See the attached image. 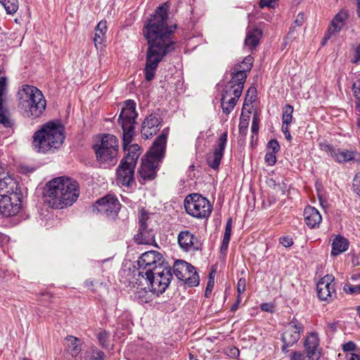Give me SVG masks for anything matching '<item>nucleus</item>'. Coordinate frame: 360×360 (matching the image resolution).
Segmentation results:
<instances>
[{"mask_svg":"<svg viewBox=\"0 0 360 360\" xmlns=\"http://www.w3.org/2000/svg\"><path fill=\"white\" fill-rule=\"evenodd\" d=\"M168 9L167 4L160 6L143 30L144 36L149 45L144 69L147 81L154 79L159 63L173 48L169 37L172 30L166 25Z\"/></svg>","mask_w":360,"mask_h":360,"instance_id":"f257e3e1","label":"nucleus"},{"mask_svg":"<svg viewBox=\"0 0 360 360\" xmlns=\"http://www.w3.org/2000/svg\"><path fill=\"white\" fill-rule=\"evenodd\" d=\"M79 195L77 181L68 176L51 179L43 188L44 203L53 209H63L75 203Z\"/></svg>","mask_w":360,"mask_h":360,"instance_id":"f03ea898","label":"nucleus"},{"mask_svg":"<svg viewBox=\"0 0 360 360\" xmlns=\"http://www.w3.org/2000/svg\"><path fill=\"white\" fill-rule=\"evenodd\" d=\"M65 139L64 126L60 122L49 121L34 132L32 146L37 152L46 153L60 148Z\"/></svg>","mask_w":360,"mask_h":360,"instance_id":"7ed1b4c3","label":"nucleus"},{"mask_svg":"<svg viewBox=\"0 0 360 360\" xmlns=\"http://www.w3.org/2000/svg\"><path fill=\"white\" fill-rule=\"evenodd\" d=\"M22 209L21 195L17 184L0 165V214L4 217L17 215Z\"/></svg>","mask_w":360,"mask_h":360,"instance_id":"20e7f679","label":"nucleus"},{"mask_svg":"<svg viewBox=\"0 0 360 360\" xmlns=\"http://www.w3.org/2000/svg\"><path fill=\"white\" fill-rule=\"evenodd\" d=\"M18 94L20 100L25 104V112L27 116L39 117L43 114L46 102L39 89L31 85H23Z\"/></svg>","mask_w":360,"mask_h":360,"instance_id":"39448f33","label":"nucleus"},{"mask_svg":"<svg viewBox=\"0 0 360 360\" xmlns=\"http://www.w3.org/2000/svg\"><path fill=\"white\" fill-rule=\"evenodd\" d=\"M184 206L187 214L198 219H207L212 212L211 202L199 193L188 195L184 199Z\"/></svg>","mask_w":360,"mask_h":360,"instance_id":"423d86ee","label":"nucleus"},{"mask_svg":"<svg viewBox=\"0 0 360 360\" xmlns=\"http://www.w3.org/2000/svg\"><path fill=\"white\" fill-rule=\"evenodd\" d=\"M94 148L98 161L103 164L115 165L119 146L118 140L115 136H103L101 144Z\"/></svg>","mask_w":360,"mask_h":360,"instance_id":"0eeeda50","label":"nucleus"},{"mask_svg":"<svg viewBox=\"0 0 360 360\" xmlns=\"http://www.w3.org/2000/svg\"><path fill=\"white\" fill-rule=\"evenodd\" d=\"M148 283L149 290L155 294H161L169 286L172 274L168 265L160 266L157 270L148 274V276L143 277Z\"/></svg>","mask_w":360,"mask_h":360,"instance_id":"6e6552de","label":"nucleus"},{"mask_svg":"<svg viewBox=\"0 0 360 360\" xmlns=\"http://www.w3.org/2000/svg\"><path fill=\"white\" fill-rule=\"evenodd\" d=\"M162 255L158 251H148L143 253L138 259L139 276H148L151 271L157 270L160 266H164Z\"/></svg>","mask_w":360,"mask_h":360,"instance_id":"1a4fd4ad","label":"nucleus"},{"mask_svg":"<svg viewBox=\"0 0 360 360\" xmlns=\"http://www.w3.org/2000/svg\"><path fill=\"white\" fill-rule=\"evenodd\" d=\"M174 274L178 279L190 287L199 284L200 279L196 270L188 262L181 260L176 262L174 265Z\"/></svg>","mask_w":360,"mask_h":360,"instance_id":"9d476101","label":"nucleus"},{"mask_svg":"<svg viewBox=\"0 0 360 360\" xmlns=\"http://www.w3.org/2000/svg\"><path fill=\"white\" fill-rule=\"evenodd\" d=\"M316 292L321 300L327 302L332 301L336 295L334 276L327 274L320 278L316 283Z\"/></svg>","mask_w":360,"mask_h":360,"instance_id":"9b49d317","label":"nucleus"},{"mask_svg":"<svg viewBox=\"0 0 360 360\" xmlns=\"http://www.w3.org/2000/svg\"><path fill=\"white\" fill-rule=\"evenodd\" d=\"M118 200L112 195H106L97 200L93 206L94 210L106 216L116 215L120 209Z\"/></svg>","mask_w":360,"mask_h":360,"instance_id":"f8f14e48","label":"nucleus"},{"mask_svg":"<svg viewBox=\"0 0 360 360\" xmlns=\"http://www.w3.org/2000/svg\"><path fill=\"white\" fill-rule=\"evenodd\" d=\"M302 330V325L295 319L291 321L285 326L282 334V340L285 344V346L282 348L283 352H285L288 347L295 344L298 341Z\"/></svg>","mask_w":360,"mask_h":360,"instance_id":"ddd939ff","label":"nucleus"},{"mask_svg":"<svg viewBox=\"0 0 360 360\" xmlns=\"http://www.w3.org/2000/svg\"><path fill=\"white\" fill-rule=\"evenodd\" d=\"M136 165L122 160L117 169V183L121 186H129L134 182V169Z\"/></svg>","mask_w":360,"mask_h":360,"instance_id":"4468645a","label":"nucleus"},{"mask_svg":"<svg viewBox=\"0 0 360 360\" xmlns=\"http://www.w3.org/2000/svg\"><path fill=\"white\" fill-rule=\"evenodd\" d=\"M7 88V78L0 69V124L6 128H13L15 122L11 119L8 111L3 107L2 97L5 94Z\"/></svg>","mask_w":360,"mask_h":360,"instance_id":"2eb2a0df","label":"nucleus"},{"mask_svg":"<svg viewBox=\"0 0 360 360\" xmlns=\"http://www.w3.org/2000/svg\"><path fill=\"white\" fill-rule=\"evenodd\" d=\"M136 104L133 101H127L120 115V122L122 128H134L137 117Z\"/></svg>","mask_w":360,"mask_h":360,"instance_id":"dca6fc26","label":"nucleus"},{"mask_svg":"<svg viewBox=\"0 0 360 360\" xmlns=\"http://www.w3.org/2000/svg\"><path fill=\"white\" fill-rule=\"evenodd\" d=\"M240 87L234 89L231 87H226L221 98V108L224 113L229 114L234 108L238 100L241 95Z\"/></svg>","mask_w":360,"mask_h":360,"instance_id":"f3484780","label":"nucleus"},{"mask_svg":"<svg viewBox=\"0 0 360 360\" xmlns=\"http://www.w3.org/2000/svg\"><path fill=\"white\" fill-rule=\"evenodd\" d=\"M178 242L180 247L186 251L198 250L202 245L200 240L188 231L179 233Z\"/></svg>","mask_w":360,"mask_h":360,"instance_id":"a211bd4d","label":"nucleus"},{"mask_svg":"<svg viewBox=\"0 0 360 360\" xmlns=\"http://www.w3.org/2000/svg\"><path fill=\"white\" fill-rule=\"evenodd\" d=\"M227 141V132L221 134L219 138L218 148L210 153L207 157V163L213 169L218 168L223 156Z\"/></svg>","mask_w":360,"mask_h":360,"instance_id":"6ab92c4d","label":"nucleus"},{"mask_svg":"<svg viewBox=\"0 0 360 360\" xmlns=\"http://www.w3.org/2000/svg\"><path fill=\"white\" fill-rule=\"evenodd\" d=\"M167 133V131L165 130L162 134L157 138L146 157L156 161L159 160L165 153Z\"/></svg>","mask_w":360,"mask_h":360,"instance_id":"aec40b11","label":"nucleus"},{"mask_svg":"<svg viewBox=\"0 0 360 360\" xmlns=\"http://www.w3.org/2000/svg\"><path fill=\"white\" fill-rule=\"evenodd\" d=\"M328 153L337 162H344L352 160H359L360 155L352 150H340L327 146Z\"/></svg>","mask_w":360,"mask_h":360,"instance_id":"412c9836","label":"nucleus"},{"mask_svg":"<svg viewBox=\"0 0 360 360\" xmlns=\"http://www.w3.org/2000/svg\"><path fill=\"white\" fill-rule=\"evenodd\" d=\"M160 125V119L154 115L146 117L142 124L141 134L145 139H149L156 134Z\"/></svg>","mask_w":360,"mask_h":360,"instance_id":"4be33fe9","label":"nucleus"},{"mask_svg":"<svg viewBox=\"0 0 360 360\" xmlns=\"http://www.w3.org/2000/svg\"><path fill=\"white\" fill-rule=\"evenodd\" d=\"M304 347L309 358L316 354L319 355L321 354V349L319 348V338L318 334L312 332L307 335L304 340Z\"/></svg>","mask_w":360,"mask_h":360,"instance_id":"5701e85b","label":"nucleus"},{"mask_svg":"<svg viewBox=\"0 0 360 360\" xmlns=\"http://www.w3.org/2000/svg\"><path fill=\"white\" fill-rule=\"evenodd\" d=\"M304 219L308 227L314 229L319 226L322 217L318 210L308 206L304 211Z\"/></svg>","mask_w":360,"mask_h":360,"instance_id":"b1692460","label":"nucleus"},{"mask_svg":"<svg viewBox=\"0 0 360 360\" xmlns=\"http://www.w3.org/2000/svg\"><path fill=\"white\" fill-rule=\"evenodd\" d=\"M262 36V32L258 28H253L248 31L245 41L244 48L252 51L259 45Z\"/></svg>","mask_w":360,"mask_h":360,"instance_id":"393cba45","label":"nucleus"},{"mask_svg":"<svg viewBox=\"0 0 360 360\" xmlns=\"http://www.w3.org/2000/svg\"><path fill=\"white\" fill-rule=\"evenodd\" d=\"M158 161L148 157H146V158L143 160L139 169V174L141 178L144 180H150L155 177V164Z\"/></svg>","mask_w":360,"mask_h":360,"instance_id":"a878e982","label":"nucleus"},{"mask_svg":"<svg viewBox=\"0 0 360 360\" xmlns=\"http://www.w3.org/2000/svg\"><path fill=\"white\" fill-rule=\"evenodd\" d=\"M293 107L290 105H286L283 108L281 129L286 139L289 141H290L292 139V136L290 135L289 130V126L292 123L293 120Z\"/></svg>","mask_w":360,"mask_h":360,"instance_id":"bb28decb","label":"nucleus"},{"mask_svg":"<svg viewBox=\"0 0 360 360\" xmlns=\"http://www.w3.org/2000/svg\"><path fill=\"white\" fill-rule=\"evenodd\" d=\"M107 30V22L105 20H101L97 24L94 37V46L97 49H102L105 47L104 43L105 42Z\"/></svg>","mask_w":360,"mask_h":360,"instance_id":"cd10ccee","label":"nucleus"},{"mask_svg":"<svg viewBox=\"0 0 360 360\" xmlns=\"http://www.w3.org/2000/svg\"><path fill=\"white\" fill-rule=\"evenodd\" d=\"M349 248V241L344 236L338 234L336 235L331 243V256L336 257Z\"/></svg>","mask_w":360,"mask_h":360,"instance_id":"c85d7f7f","label":"nucleus"},{"mask_svg":"<svg viewBox=\"0 0 360 360\" xmlns=\"http://www.w3.org/2000/svg\"><path fill=\"white\" fill-rule=\"evenodd\" d=\"M347 19V11L345 10L340 11L332 20L328 32L330 34H335L340 32L345 26Z\"/></svg>","mask_w":360,"mask_h":360,"instance_id":"c756f323","label":"nucleus"},{"mask_svg":"<svg viewBox=\"0 0 360 360\" xmlns=\"http://www.w3.org/2000/svg\"><path fill=\"white\" fill-rule=\"evenodd\" d=\"M134 239L140 245H153L155 243V236L151 230L147 229V227H141Z\"/></svg>","mask_w":360,"mask_h":360,"instance_id":"7c9ffc66","label":"nucleus"},{"mask_svg":"<svg viewBox=\"0 0 360 360\" xmlns=\"http://www.w3.org/2000/svg\"><path fill=\"white\" fill-rule=\"evenodd\" d=\"M124 150L126 151L127 153L122 160L129 163L132 161L134 165H136L137 160L141 154L140 146L136 143H133L126 148H124Z\"/></svg>","mask_w":360,"mask_h":360,"instance_id":"2f4dec72","label":"nucleus"},{"mask_svg":"<svg viewBox=\"0 0 360 360\" xmlns=\"http://www.w3.org/2000/svg\"><path fill=\"white\" fill-rule=\"evenodd\" d=\"M246 77L245 70H237L236 72L233 73L232 78L226 86L234 89L240 87V92H242Z\"/></svg>","mask_w":360,"mask_h":360,"instance_id":"473e14b6","label":"nucleus"},{"mask_svg":"<svg viewBox=\"0 0 360 360\" xmlns=\"http://www.w3.org/2000/svg\"><path fill=\"white\" fill-rule=\"evenodd\" d=\"M256 97V89L255 87L249 88L245 94L243 109L248 110V112H252V110L253 108L252 104L255 101Z\"/></svg>","mask_w":360,"mask_h":360,"instance_id":"72a5a7b5","label":"nucleus"},{"mask_svg":"<svg viewBox=\"0 0 360 360\" xmlns=\"http://www.w3.org/2000/svg\"><path fill=\"white\" fill-rule=\"evenodd\" d=\"M250 114L251 112H248V110L242 109L238 126L239 131L242 134H246L250 120Z\"/></svg>","mask_w":360,"mask_h":360,"instance_id":"f704fd0d","label":"nucleus"},{"mask_svg":"<svg viewBox=\"0 0 360 360\" xmlns=\"http://www.w3.org/2000/svg\"><path fill=\"white\" fill-rule=\"evenodd\" d=\"M231 231H232V219H229L226 224L225 232H224V238H223V240H222V243H221V251L225 252V251H226V250L228 248L229 243L230 241L231 235Z\"/></svg>","mask_w":360,"mask_h":360,"instance_id":"c9c22d12","label":"nucleus"},{"mask_svg":"<svg viewBox=\"0 0 360 360\" xmlns=\"http://www.w3.org/2000/svg\"><path fill=\"white\" fill-rule=\"evenodd\" d=\"M69 349L72 355L76 356L81 352L79 340L74 336H69L66 339Z\"/></svg>","mask_w":360,"mask_h":360,"instance_id":"e433bc0d","label":"nucleus"},{"mask_svg":"<svg viewBox=\"0 0 360 360\" xmlns=\"http://www.w3.org/2000/svg\"><path fill=\"white\" fill-rule=\"evenodd\" d=\"M86 360H105L104 353L93 347L86 352Z\"/></svg>","mask_w":360,"mask_h":360,"instance_id":"4c0bfd02","label":"nucleus"},{"mask_svg":"<svg viewBox=\"0 0 360 360\" xmlns=\"http://www.w3.org/2000/svg\"><path fill=\"white\" fill-rule=\"evenodd\" d=\"M8 13H14L18 8V0H0Z\"/></svg>","mask_w":360,"mask_h":360,"instance_id":"58836bf2","label":"nucleus"},{"mask_svg":"<svg viewBox=\"0 0 360 360\" xmlns=\"http://www.w3.org/2000/svg\"><path fill=\"white\" fill-rule=\"evenodd\" d=\"M123 129V148H126L129 146L131 145V141L134 136V128H122Z\"/></svg>","mask_w":360,"mask_h":360,"instance_id":"ea45409f","label":"nucleus"},{"mask_svg":"<svg viewBox=\"0 0 360 360\" xmlns=\"http://www.w3.org/2000/svg\"><path fill=\"white\" fill-rule=\"evenodd\" d=\"M342 348L345 354H348L349 353L356 352V345L354 342L352 341H349L343 344Z\"/></svg>","mask_w":360,"mask_h":360,"instance_id":"a19ab883","label":"nucleus"},{"mask_svg":"<svg viewBox=\"0 0 360 360\" xmlns=\"http://www.w3.org/2000/svg\"><path fill=\"white\" fill-rule=\"evenodd\" d=\"M344 291L346 293L350 295H359L360 294V284L358 285H352L350 284H346L343 288Z\"/></svg>","mask_w":360,"mask_h":360,"instance_id":"79ce46f5","label":"nucleus"},{"mask_svg":"<svg viewBox=\"0 0 360 360\" xmlns=\"http://www.w3.org/2000/svg\"><path fill=\"white\" fill-rule=\"evenodd\" d=\"M149 219V214L144 210H140L139 212V220L141 227H147L146 221Z\"/></svg>","mask_w":360,"mask_h":360,"instance_id":"37998d69","label":"nucleus"},{"mask_svg":"<svg viewBox=\"0 0 360 360\" xmlns=\"http://www.w3.org/2000/svg\"><path fill=\"white\" fill-rule=\"evenodd\" d=\"M253 62V58L251 56L245 58L241 65H240V70H245V72L250 70Z\"/></svg>","mask_w":360,"mask_h":360,"instance_id":"c03bdc74","label":"nucleus"},{"mask_svg":"<svg viewBox=\"0 0 360 360\" xmlns=\"http://www.w3.org/2000/svg\"><path fill=\"white\" fill-rule=\"evenodd\" d=\"M352 188L354 192L360 197V172L353 179Z\"/></svg>","mask_w":360,"mask_h":360,"instance_id":"a18cd8bd","label":"nucleus"},{"mask_svg":"<svg viewBox=\"0 0 360 360\" xmlns=\"http://www.w3.org/2000/svg\"><path fill=\"white\" fill-rule=\"evenodd\" d=\"M225 354L231 358L236 359L240 355V351L235 347H231L226 349Z\"/></svg>","mask_w":360,"mask_h":360,"instance_id":"49530a36","label":"nucleus"},{"mask_svg":"<svg viewBox=\"0 0 360 360\" xmlns=\"http://www.w3.org/2000/svg\"><path fill=\"white\" fill-rule=\"evenodd\" d=\"M265 162L269 165H274L276 162V153L268 151L265 155Z\"/></svg>","mask_w":360,"mask_h":360,"instance_id":"de8ad7c7","label":"nucleus"},{"mask_svg":"<svg viewBox=\"0 0 360 360\" xmlns=\"http://www.w3.org/2000/svg\"><path fill=\"white\" fill-rule=\"evenodd\" d=\"M268 151L277 153L280 149L279 143L276 140H271L267 145Z\"/></svg>","mask_w":360,"mask_h":360,"instance_id":"09e8293b","label":"nucleus"},{"mask_svg":"<svg viewBox=\"0 0 360 360\" xmlns=\"http://www.w3.org/2000/svg\"><path fill=\"white\" fill-rule=\"evenodd\" d=\"M246 288V282L245 278H241L238 281L237 285V291H238V297H240L241 295L245 292Z\"/></svg>","mask_w":360,"mask_h":360,"instance_id":"8fccbe9b","label":"nucleus"},{"mask_svg":"<svg viewBox=\"0 0 360 360\" xmlns=\"http://www.w3.org/2000/svg\"><path fill=\"white\" fill-rule=\"evenodd\" d=\"M278 0H260L259 6L275 8L278 5Z\"/></svg>","mask_w":360,"mask_h":360,"instance_id":"3c124183","label":"nucleus"},{"mask_svg":"<svg viewBox=\"0 0 360 360\" xmlns=\"http://www.w3.org/2000/svg\"><path fill=\"white\" fill-rule=\"evenodd\" d=\"M305 359L304 354L301 352L295 351L290 355V360H305Z\"/></svg>","mask_w":360,"mask_h":360,"instance_id":"603ef678","label":"nucleus"},{"mask_svg":"<svg viewBox=\"0 0 360 360\" xmlns=\"http://www.w3.org/2000/svg\"><path fill=\"white\" fill-rule=\"evenodd\" d=\"M352 62L353 63H360V44L357 45L354 49L353 59Z\"/></svg>","mask_w":360,"mask_h":360,"instance_id":"864d4df0","label":"nucleus"},{"mask_svg":"<svg viewBox=\"0 0 360 360\" xmlns=\"http://www.w3.org/2000/svg\"><path fill=\"white\" fill-rule=\"evenodd\" d=\"M251 129L252 131L255 134L257 133L259 129V119L256 114L254 115L252 118Z\"/></svg>","mask_w":360,"mask_h":360,"instance_id":"5fc2aeb1","label":"nucleus"},{"mask_svg":"<svg viewBox=\"0 0 360 360\" xmlns=\"http://www.w3.org/2000/svg\"><path fill=\"white\" fill-rule=\"evenodd\" d=\"M346 360H360V352L349 353L345 354Z\"/></svg>","mask_w":360,"mask_h":360,"instance_id":"6e6d98bb","label":"nucleus"},{"mask_svg":"<svg viewBox=\"0 0 360 360\" xmlns=\"http://www.w3.org/2000/svg\"><path fill=\"white\" fill-rule=\"evenodd\" d=\"M281 243L285 247H289L292 245V240L290 238L284 237L281 238Z\"/></svg>","mask_w":360,"mask_h":360,"instance_id":"4d7b16f0","label":"nucleus"},{"mask_svg":"<svg viewBox=\"0 0 360 360\" xmlns=\"http://www.w3.org/2000/svg\"><path fill=\"white\" fill-rule=\"evenodd\" d=\"M214 286V278L212 276V275H210V280L207 283V288H206V292L210 290L211 291L212 288Z\"/></svg>","mask_w":360,"mask_h":360,"instance_id":"13d9d810","label":"nucleus"},{"mask_svg":"<svg viewBox=\"0 0 360 360\" xmlns=\"http://www.w3.org/2000/svg\"><path fill=\"white\" fill-rule=\"evenodd\" d=\"M261 309L265 311H271L272 305H271L268 303H264L261 305Z\"/></svg>","mask_w":360,"mask_h":360,"instance_id":"bf43d9fd","label":"nucleus"},{"mask_svg":"<svg viewBox=\"0 0 360 360\" xmlns=\"http://www.w3.org/2000/svg\"><path fill=\"white\" fill-rule=\"evenodd\" d=\"M240 300H241L240 297H238L236 302L232 307V310H236L238 308V304H239V303L240 302Z\"/></svg>","mask_w":360,"mask_h":360,"instance_id":"052dcab7","label":"nucleus"},{"mask_svg":"<svg viewBox=\"0 0 360 360\" xmlns=\"http://www.w3.org/2000/svg\"><path fill=\"white\" fill-rule=\"evenodd\" d=\"M357 4H358V15L360 17V0H357Z\"/></svg>","mask_w":360,"mask_h":360,"instance_id":"680f3d73","label":"nucleus"},{"mask_svg":"<svg viewBox=\"0 0 360 360\" xmlns=\"http://www.w3.org/2000/svg\"><path fill=\"white\" fill-rule=\"evenodd\" d=\"M329 37H330V36H328V37H326L324 38V40H323V44L327 41V40L329 39Z\"/></svg>","mask_w":360,"mask_h":360,"instance_id":"e2e57ef3","label":"nucleus"},{"mask_svg":"<svg viewBox=\"0 0 360 360\" xmlns=\"http://www.w3.org/2000/svg\"><path fill=\"white\" fill-rule=\"evenodd\" d=\"M356 311H357V313H358V314H359V316L360 317V306L357 307Z\"/></svg>","mask_w":360,"mask_h":360,"instance_id":"0e129e2a","label":"nucleus"},{"mask_svg":"<svg viewBox=\"0 0 360 360\" xmlns=\"http://www.w3.org/2000/svg\"><path fill=\"white\" fill-rule=\"evenodd\" d=\"M316 360H326V359L317 358Z\"/></svg>","mask_w":360,"mask_h":360,"instance_id":"69168bd1","label":"nucleus"},{"mask_svg":"<svg viewBox=\"0 0 360 360\" xmlns=\"http://www.w3.org/2000/svg\"><path fill=\"white\" fill-rule=\"evenodd\" d=\"M194 165H191V169H193Z\"/></svg>","mask_w":360,"mask_h":360,"instance_id":"338daca9","label":"nucleus"},{"mask_svg":"<svg viewBox=\"0 0 360 360\" xmlns=\"http://www.w3.org/2000/svg\"><path fill=\"white\" fill-rule=\"evenodd\" d=\"M22 360H30L29 359L25 358Z\"/></svg>","mask_w":360,"mask_h":360,"instance_id":"774afa93","label":"nucleus"}]
</instances>
